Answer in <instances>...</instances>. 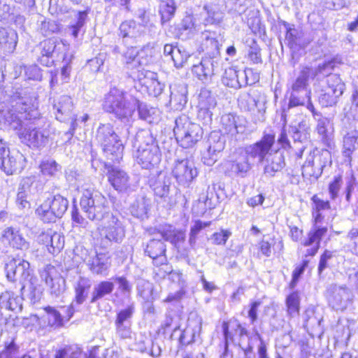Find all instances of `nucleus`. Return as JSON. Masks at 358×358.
Listing matches in <instances>:
<instances>
[{"label": "nucleus", "mask_w": 358, "mask_h": 358, "mask_svg": "<svg viewBox=\"0 0 358 358\" xmlns=\"http://www.w3.org/2000/svg\"><path fill=\"white\" fill-rule=\"evenodd\" d=\"M120 35L122 38H136L142 36L145 32L143 24L136 23L134 20H126L121 23Z\"/></svg>", "instance_id": "nucleus-35"}, {"label": "nucleus", "mask_w": 358, "mask_h": 358, "mask_svg": "<svg viewBox=\"0 0 358 358\" xmlns=\"http://www.w3.org/2000/svg\"><path fill=\"white\" fill-rule=\"evenodd\" d=\"M0 308L8 310H21L22 298L10 291L2 292L0 295Z\"/></svg>", "instance_id": "nucleus-33"}, {"label": "nucleus", "mask_w": 358, "mask_h": 358, "mask_svg": "<svg viewBox=\"0 0 358 358\" xmlns=\"http://www.w3.org/2000/svg\"><path fill=\"white\" fill-rule=\"evenodd\" d=\"M352 294L346 287H333L328 296L329 305L335 310H343L350 303Z\"/></svg>", "instance_id": "nucleus-18"}, {"label": "nucleus", "mask_w": 358, "mask_h": 358, "mask_svg": "<svg viewBox=\"0 0 358 358\" xmlns=\"http://www.w3.org/2000/svg\"><path fill=\"white\" fill-rule=\"evenodd\" d=\"M171 182L164 173H160L158 178L152 185L155 195L164 201H168Z\"/></svg>", "instance_id": "nucleus-37"}, {"label": "nucleus", "mask_w": 358, "mask_h": 358, "mask_svg": "<svg viewBox=\"0 0 358 358\" xmlns=\"http://www.w3.org/2000/svg\"><path fill=\"white\" fill-rule=\"evenodd\" d=\"M92 286L91 280L88 278L80 277L76 281L75 289V301L78 305L82 304L87 299Z\"/></svg>", "instance_id": "nucleus-39"}, {"label": "nucleus", "mask_w": 358, "mask_h": 358, "mask_svg": "<svg viewBox=\"0 0 358 358\" xmlns=\"http://www.w3.org/2000/svg\"><path fill=\"white\" fill-rule=\"evenodd\" d=\"M41 171L43 175L52 176L60 171V166L53 160L43 161L41 165Z\"/></svg>", "instance_id": "nucleus-55"}, {"label": "nucleus", "mask_w": 358, "mask_h": 358, "mask_svg": "<svg viewBox=\"0 0 358 358\" xmlns=\"http://www.w3.org/2000/svg\"><path fill=\"white\" fill-rule=\"evenodd\" d=\"M137 105V99L129 97L123 90L113 87L105 95L103 108L122 122L129 123L132 120Z\"/></svg>", "instance_id": "nucleus-2"}, {"label": "nucleus", "mask_w": 358, "mask_h": 358, "mask_svg": "<svg viewBox=\"0 0 358 358\" xmlns=\"http://www.w3.org/2000/svg\"><path fill=\"white\" fill-rule=\"evenodd\" d=\"M264 164V174L266 177H273L285 166V159L279 152H271L262 162Z\"/></svg>", "instance_id": "nucleus-26"}, {"label": "nucleus", "mask_w": 358, "mask_h": 358, "mask_svg": "<svg viewBox=\"0 0 358 358\" xmlns=\"http://www.w3.org/2000/svg\"><path fill=\"white\" fill-rule=\"evenodd\" d=\"M170 89V102L177 110H180L187 103V88L184 85H173Z\"/></svg>", "instance_id": "nucleus-36"}, {"label": "nucleus", "mask_w": 358, "mask_h": 358, "mask_svg": "<svg viewBox=\"0 0 358 358\" xmlns=\"http://www.w3.org/2000/svg\"><path fill=\"white\" fill-rule=\"evenodd\" d=\"M342 185L343 180L341 176L335 177L334 180L329 183L328 191L331 200L334 201L338 197Z\"/></svg>", "instance_id": "nucleus-59"}, {"label": "nucleus", "mask_w": 358, "mask_h": 358, "mask_svg": "<svg viewBox=\"0 0 358 358\" xmlns=\"http://www.w3.org/2000/svg\"><path fill=\"white\" fill-rule=\"evenodd\" d=\"M210 222H203L200 220H197L195 222L194 224L192 227L189 234V243L192 244L195 243L196 236L199 233V231L210 225Z\"/></svg>", "instance_id": "nucleus-61"}, {"label": "nucleus", "mask_w": 358, "mask_h": 358, "mask_svg": "<svg viewBox=\"0 0 358 358\" xmlns=\"http://www.w3.org/2000/svg\"><path fill=\"white\" fill-rule=\"evenodd\" d=\"M208 148L202 154V160L208 166L213 165L217 160L218 155L224 150L225 139L220 132L213 131L209 136Z\"/></svg>", "instance_id": "nucleus-11"}, {"label": "nucleus", "mask_w": 358, "mask_h": 358, "mask_svg": "<svg viewBox=\"0 0 358 358\" xmlns=\"http://www.w3.org/2000/svg\"><path fill=\"white\" fill-rule=\"evenodd\" d=\"M311 201L313 222L315 224L320 223L324 220L322 212L331 208L330 203L320 199L316 194L312 196Z\"/></svg>", "instance_id": "nucleus-40"}, {"label": "nucleus", "mask_w": 358, "mask_h": 358, "mask_svg": "<svg viewBox=\"0 0 358 358\" xmlns=\"http://www.w3.org/2000/svg\"><path fill=\"white\" fill-rule=\"evenodd\" d=\"M45 310L49 324L56 327L62 326L64 320H69L75 312L73 303L69 306H61L60 311L50 306L46 307Z\"/></svg>", "instance_id": "nucleus-24"}, {"label": "nucleus", "mask_w": 358, "mask_h": 358, "mask_svg": "<svg viewBox=\"0 0 358 358\" xmlns=\"http://www.w3.org/2000/svg\"><path fill=\"white\" fill-rule=\"evenodd\" d=\"M333 69V62H326L319 64L317 68L303 67L295 81L292 85L289 106L296 107L303 106L309 100L310 91L308 89V81L319 75L326 76Z\"/></svg>", "instance_id": "nucleus-1"}, {"label": "nucleus", "mask_w": 358, "mask_h": 358, "mask_svg": "<svg viewBox=\"0 0 358 358\" xmlns=\"http://www.w3.org/2000/svg\"><path fill=\"white\" fill-rule=\"evenodd\" d=\"M124 63L128 69H135L141 66L138 64L139 51L136 48L130 47L124 53Z\"/></svg>", "instance_id": "nucleus-49"}, {"label": "nucleus", "mask_w": 358, "mask_h": 358, "mask_svg": "<svg viewBox=\"0 0 358 358\" xmlns=\"http://www.w3.org/2000/svg\"><path fill=\"white\" fill-rule=\"evenodd\" d=\"M20 70L24 69V76L29 80H41L42 79V73L40 68L36 65L20 66Z\"/></svg>", "instance_id": "nucleus-54"}, {"label": "nucleus", "mask_w": 358, "mask_h": 358, "mask_svg": "<svg viewBox=\"0 0 358 358\" xmlns=\"http://www.w3.org/2000/svg\"><path fill=\"white\" fill-rule=\"evenodd\" d=\"M3 238L13 248L21 250H27L29 243L17 229L8 227L3 231Z\"/></svg>", "instance_id": "nucleus-30"}, {"label": "nucleus", "mask_w": 358, "mask_h": 358, "mask_svg": "<svg viewBox=\"0 0 358 358\" xmlns=\"http://www.w3.org/2000/svg\"><path fill=\"white\" fill-rule=\"evenodd\" d=\"M68 200L60 194L48 197L36 210V213L44 222H54L65 213Z\"/></svg>", "instance_id": "nucleus-7"}, {"label": "nucleus", "mask_w": 358, "mask_h": 358, "mask_svg": "<svg viewBox=\"0 0 358 358\" xmlns=\"http://www.w3.org/2000/svg\"><path fill=\"white\" fill-rule=\"evenodd\" d=\"M138 51L139 59L138 60V64L141 66L147 65L155 54L154 48L150 44L145 45Z\"/></svg>", "instance_id": "nucleus-52"}, {"label": "nucleus", "mask_w": 358, "mask_h": 358, "mask_svg": "<svg viewBox=\"0 0 358 358\" xmlns=\"http://www.w3.org/2000/svg\"><path fill=\"white\" fill-rule=\"evenodd\" d=\"M90 270L96 275L107 274V271L110 266L108 258L103 254H96L94 252L88 258L84 259Z\"/></svg>", "instance_id": "nucleus-28"}, {"label": "nucleus", "mask_w": 358, "mask_h": 358, "mask_svg": "<svg viewBox=\"0 0 358 358\" xmlns=\"http://www.w3.org/2000/svg\"><path fill=\"white\" fill-rule=\"evenodd\" d=\"M42 48L41 54L45 57H50L54 52L58 53L66 52L69 50V45L66 41L57 38H48L41 43Z\"/></svg>", "instance_id": "nucleus-32"}, {"label": "nucleus", "mask_w": 358, "mask_h": 358, "mask_svg": "<svg viewBox=\"0 0 358 358\" xmlns=\"http://www.w3.org/2000/svg\"><path fill=\"white\" fill-rule=\"evenodd\" d=\"M176 7L173 0H162L159 4V12L164 21L169 20L174 15Z\"/></svg>", "instance_id": "nucleus-48"}, {"label": "nucleus", "mask_w": 358, "mask_h": 358, "mask_svg": "<svg viewBox=\"0 0 358 358\" xmlns=\"http://www.w3.org/2000/svg\"><path fill=\"white\" fill-rule=\"evenodd\" d=\"M172 173L180 185L185 186L197 176V170L192 162L185 159L176 162Z\"/></svg>", "instance_id": "nucleus-14"}, {"label": "nucleus", "mask_w": 358, "mask_h": 358, "mask_svg": "<svg viewBox=\"0 0 358 358\" xmlns=\"http://www.w3.org/2000/svg\"><path fill=\"white\" fill-rule=\"evenodd\" d=\"M201 36L203 40H205L207 43H209L212 49L216 50L218 48L219 43L215 32L206 30L202 32Z\"/></svg>", "instance_id": "nucleus-62"}, {"label": "nucleus", "mask_w": 358, "mask_h": 358, "mask_svg": "<svg viewBox=\"0 0 358 358\" xmlns=\"http://www.w3.org/2000/svg\"><path fill=\"white\" fill-rule=\"evenodd\" d=\"M204 9L208 14V16L204 20L205 25L218 24L222 21L224 13L218 5L205 6Z\"/></svg>", "instance_id": "nucleus-45"}, {"label": "nucleus", "mask_w": 358, "mask_h": 358, "mask_svg": "<svg viewBox=\"0 0 358 358\" xmlns=\"http://www.w3.org/2000/svg\"><path fill=\"white\" fill-rule=\"evenodd\" d=\"M275 142V136L272 134H266L262 138L245 149L248 157L258 159V162L262 163L266 157L271 153V148Z\"/></svg>", "instance_id": "nucleus-12"}, {"label": "nucleus", "mask_w": 358, "mask_h": 358, "mask_svg": "<svg viewBox=\"0 0 358 358\" xmlns=\"http://www.w3.org/2000/svg\"><path fill=\"white\" fill-rule=\"evenodd\" d=\"M286 303L290 315L294 316L299 313V296L296 292H293L287 296Z\"/></svg>", "instance_id": "nucleus-53"}, {"label": "nucleus", "mask_w": 358, "mask_h": 358, "mask_svg": "<svg viewBox=\"0 0 358 358\" xmlns=\"http://www.w3.org/2000/svg\"><path fill=\"white\" fill-rule=\"evenodd\" d=\"M175 124L173 132L176 138L182 148H192L202 138V128L192 122L187 115H182L176 118Z\"/></svg>", "instance_id": "nucleus-5"}, {"label": "nucleus", "mask_w": 358, "mask_h": 358, "mask_svg": "<svg viewBox=\"0 0 358 358\" xmlns=\"http://www.w3.org/2000/svg\"><path fill=\"white\" fill-rule=\"evenodd\" d=\"M59 24L53 20H44L41 22L40 30L44 36H49L59 31Z\"/></svg>", "instance_id": "nucleus-57"}, {"label": "nucleus", "mask_w": 358, "mask_h": 358, "mask_svg": "<svg viewBox=\"0 0 358 358\" xmlns=\"http://www.w3.org/2000/svg\"><path fill=\"white\" fill-rule=\"evenodd\" d=\"M181 29L189 31V33L197 32L200 30L199 25L196 23V19L192 15H186L182 20Z\"/></svg>", "instance_id": "nucleus-56"}, {"label": "nucleus", "mask_w": 358, "mask_h": 358, "mask_svg": "<svg viewBox=\"0 0 358 358\" xmlns=\"http://www.w3.org/2000/svg\"><path fill=\"white\" fill-rule=\"evenodd\" d=\"M251 168L249 157L246 155L239 157L231 164V171L241 177H245Z\"/></svg>", "instance_id": "nucleus-47"}, {"label": "nucleus", "mask_w": 358, "mask_h": 358, "mask_svg": "<svg viewBox=\"0 0 358 358\" xmlns=\"http://www.w3.org/2000/svg\"><path fill=\"white\" fill-rule=\"evenodd\" d=\"M134 310L133 304L129 306L127 308L122 310L118 314L116 320V324H124L127 320L129 319Z\"/></svg>", "instance_id": "nucleus-63"}, {"label": "nucleus", "mask_w": 358, "mask_h": 358, "mask_svg": "<svg viewBox=\"0 0 358 358\" xmlns=\"http://www.w3.org/2000/svg\"><path fill=\"white\" fill-rule=\"evenodd\" d=\"M38 115V112L33 105L20 99L11 108L0 109V127L17 130L24 124V120L36 119Z\"/></svg>", "instance_id": "nucleus-4"}, {"label": "nucleus", "mask_w": 358, "mask_h": 358, "mask_svg": "<svg viewBox=\"0 0 358 358\" xmlns=\"http://www.w3.org/2000/svg\"><path fill=\"white\" fill-rule=\"evenodd\" d=\"M243 120L233 114H224L221 117L222 130L227 134L235 136L245 131V126Z\"/></svg>", "instance_id": "nucleus-27"}, {"label": "nucleus", "mask_w": 358, "mask_h": 358, "mask_svg": "<svg viewBox=\"0 0 358 358\" xmlns=\"http://www.w3.org/2000/svg\"><path fill=\"white\" fill-rule=\"evenodd\" d=\"M17 35L14 30L0 27V47L13 50L17 45Z\"/></svg>", "instance_id": "nucleus-43"}, {"label": "nucleus", "mask_w": 358, "mask_h": 358, "mask_svg": "<svg viewBox=\"0 0 358 358\" xmlns=\"http://www.w3.org/2000/svg\"><path fill=\"white\" fill-rule=\"evenodd\" d=\"M64 245V236L57 232H53L51 236L50 243L48 248V251L51 254H55L60 251L63 248Z\"/></svg>", "instance_id": "nucleus-50"}, {"label": "nucleus", "mask_w": 358, "mask_h": 358, "mask_svg": "<svg viewBox=\"0 0 358 358\" xmlns=\"http://www.w3.org/2000/svg\"><path fill=\"white\" fill-rule=\"evenodd\" d=\"M87 13L85 11H80L77 14V22L76 24L71 25L70 29L71 34L74 38H77L80 29L84 26L87 18Z\"/></svg>", "instance_id": "nucleus-60"}, {"label": "nucleus", "mask_w": 358, "mask_h": 358, "mask_svg": "<svg viewBox=\"0 0 358 358\" xmlns=\"http://www.w3.org/2000/svg\"><path fill=\"white\" fill-rule=\"evenodd\" d=\"M137 78L141 85L146 88L150 95L158 96L162 94L164 90V85L158 80L156 73L144 69L139 70Z\"/></svg>", "instance_id": "nucleus-20"}, {"label": "nucleus", "mask_w": 358, "mask_h": 358, "mask_svg": "<svg viewBox=\"0 0 358 358\" xmlns=\"http://www.w3.org/2000/svg\"><path fill=\"white\" fill-rule=\"evenodd\" d=\"M236 69L229 68L225 71L222 83L224 85L232 88H239L238 78H237Z\"/></svg>", "instance_id": "nucleus-51"}, {"label": "nucleus", "mask_w": 358, "mask_h": 358, "mask_svg": "<svg viewBox=\"0 0 358 358\" xmlns=\"http://www.w3.org/2000/svg\"><path fill=\"white\" fill-rule=\"evenodd\" d=\"M189 57V55L185 50H181L178 48L177 50H175L171 59L176 68H181L187 62Z\"/></svg>", "instance_id": "nucleus-58"}, {"label": "nucleus", "mask_w": 358, "mask_h": 358, "mask_svg": "<svg viewBox=\"0 0 358 358\" xmlns=\"http://www.w3.org/2000/svg\"><path fill=\"white\" fill-rule=\"evenodd\" d=\"M133 147L136 148L134 153L136 161L143 169H151L159 164L162 157L159 148L148 131L138 132Z\"/></svg>", "instance_id": "nucleus-3"}, {"label": "nucleus", "mask_w": 358, "mask_h": 358, "mask_svg": "<svg viewBox=\"0 0 358 358\" xmlns=\"http://www.w3.org/2000/svg\"><path fill=\"white\" fill-rule=\"evenodd\" d=\"M222 329L225 338V345L227 347L229 341L233 340L234 331L235 334H238L239 336L247 335L248 331L245 328L243 327L242 325L236 320L224 322L222 324Z\"/></svg>", "instance_id": "nucleus-38"}, {"label": "nucleus", "mask_w": 358, "mask_h": 358, "mask_svg": "<svg viewBox=\"0 0 358 358\" xmlns=\"http://www.w3.org/2000/svg\"><path fill=\"white\" fill-rule=\"evenodd\" d=\"M108 180L115 189L120 192H127L130 189L129 176L123 170L112 168L108 171Z\"/></svg>", "instance_id": "nucleus-25"}, {"label": "nucleus", "mask_w": 358, "mask_h": 358, "mask_svg": "<svg viewBox=\"0 0 358 358\" xmlns=\"http://www.w3.org/2000/svg\"><path fill=\"white\" fill-rule=\"evenodd\" d=\"M52 295L58 296L65 291V280L53 266H48L41 274Z\"/></svg>", "instance_id": "nucleus-21"}, {"label": "nucleus", "mask_w": 358, "mask_h": 358, "mask_svg": "<svg viewBox=\"0 0 358 358\" xmlns=\"http://www.w3.org/2000/svg\"><path fill=\"white\" fill-rule=\"evenodd\" d=\"M216 106L215 97L211 92L206 89L201 90L199 95L198 117L206 122L210 121Z\"/></svg>", "instance_id": "nucleus-19"}, {"label": "nucleus", "mask_w": 358, "mask_h": 358, "mask_svg": "<svg viewBox=\"0 0 358 358\" xmlns=\"http://www.w3.org/2000/svg\"><path fill=\"white\" fill-rule=\"evenodd\" d=\"M329 74L330 73L327 75L328 85L319 96V102L323 107L335 105L344 90V84L342 83L341 78L336 74Z\"/></svg>", "instance_id": "nucleus-10"}, {"label": "nucleus", "mask_w": 358, "mask_h": 358, "mask_svg": "<svg viewBox=\"0 0 358 358\" xmlns=\"http://www.w3.org/2000/svg\"><path fill=\"white\" fill-rule=\"evenodd\" d=\"M357 139L358 131L356 129L350 130L344 135L343 141V153L345 157H350L355 150Z\"/></svg>", "instance_id": "nucleus-44"}, {"label": "nucleus", "mask_w": 358, "mask_h": 358, "mask_svg": "<svg viewBox=\"0 0 358 358\" xmlns=\"http://www.w3.org/2000/svg\"><path fill=\"white\" fill-rule=\"evenodd\" d=\"M145 252L153 259V263L156 266L162 265L166 262V245L160 240H151L147 245Z\"/></svg>", "instance_id": "nucleus-29"}, {"label": "nucleus", "mask_w": 358, "mask_h": 358, "mask_svg": "<svg viewBox=\"0 0 358 358\" xmlns=\"http://www.w3.org/2000/svg\"><path fill=\"white\" fill-rule=\"evenodd\" d=\"M231 233L227 230H222L220 232L214 233L211 237L213 243L217 245L225 244L230 236Z\"/></svg>", "instance_id": "nucleus-64"}, {"label": "nucleus", "mask_w": 358, "mask_h": 358, "mask_svg": "<svg viewBox=\"0 0 358 358\" xmlns=\"http://www.w3.org/2000/svg\"><path fill=\"white\" fill-rule=\"evenodd\" d=\"M314 120L316 122L315 131L324 144L330 145L334 131L332 119L316 114Z\"/></svg>", "instance_id": "nucleus-22"}, {"label": "nucleus", "mask_w": 358, "mask_h": 358, "mask_svg": "<svg viewBox=\"0 0 358 358\" xmlns=\"http://www.w3.org/2000/svg\"><path fill=\"white\" fill-rule=\"evenodd\" d=\"M48 131L31 126L18 133V136L22 143L29 147L36 148L43 146L48 142Z\"/></svg>", "instance_id": "nucleus-17"}, {"label": "nucleus", "mask_w": 358, "mask_h": 358, "mask_svg": "<svg viewBox=\"0 0 358 358\" xmlns=\"http://www.w3.org/2000/svg\"><path fill=\"white\" fill-rule=\"evenodd\" d=\"M192 73L202 83H208L213 75L212 61L210 59H202L199 64L193 65Z\"/></svg>", "instance_id": "nucleus-31"}, {"label": "nucleus", "mask_w": 358, "mask_h": 358, "mask_svg": "<svg viewBox=\"0 0 358 358\" xmlns=\"http://www.w3.org/2000/svg\"><path fill=\"white\" fill-rule=\"evenodd\" d=\"M114 289L112 282L103 280L95 285L92 292L90 303H96L98 300L110 294Z\"/></svg>", "instance_id": "nucleus-41"}, {"label": "nucleus", "mask_w": 358, "mask_h": 358, "mask_svg": "<svg viewBox=\"0 0 358 358\" xmlns=\"http://www.w3.org/2000/svg\"><path fill=\"white\" fill-rule=\"evenodd\" d=\"M80 205L91 220H101L108 213L107 199L100 192L90 189L83 191Z\"/></svg>", "instance_id": "nucleus-6"}, {"label": "nucleus", "mask_w": 358, "mask_h": 358, "mask_svg": "<svg viewBox=\"0 0 358 358\" xmlns=\"http://www.w3.org/2000/svg\"><path fill=\"white\" fill-rule=\"evenodd\" d=\"M23 156L17 153L16 155H7V157L3 156L1 161V168L7 174L12 175L13 173L20 172L22 169V161Z\"/></svg>", "instance_id": "nucleus-34"}, {"label": "nucleus", "mask_w": 358, "mask_h": 358, "mask_svg": "<svg viewBox=\"0 0 358 358\" xmlns=\"http://www.w3.org/2000/svg\"><path fill=\"white\" fill-rule=\"evenodd\" d=\"M328 162H331V155L327 150L322 151L317 155H315V152H310L302 166L303 176L310 180L317 179Z\"/></svg>", "instance_id": "nucleus-9"}, {"label": "nucleus", "mask_w": 358, "mask_h": 358, "mask_svg": "<svg viewBox=\"0 0 358 358\" xmlns=\"http://www.w3.org/2000/svg\"><path fill=\"white\" fill-rule=\"evenodd\" d=\"M53 108L56 110L57 120L63 122L69 119L76 121L74 116H71L73 109L72 99L69 96L62 95L54 99Z\"/></svg>", "instance_id": "nucleus-23"}, {"label": "nucleus", "mask_w": 358, "mask_h": 358, "mask_svg": "<svg viewBox=\"0 0 358 358\" xmlns=\"http://www.w3.org/2000/svg\"><path fill=\"white\" fill-rule=\"evenodd\" d=\"M96 139L106 155L114 157V160L121 157L124 150L123 143L112 125L106 124L99 126L96 131Z\"/></svg>", "instance_id": "nucleus-8"}, {"label": "nucleus", "mask_w": 358, "mask_h": 358, "mask_svg": "<svg viewBox=\"0 0 358 358\" xmlns=\"http://www.w3.org/2000/svg\"><path fill=\"white\" fill-rule=\"evenodd\" d=\"M107 221L100 229V234L110 241L121 242L125 232L121 221L113 215L107 213Z\"/></svg>", "instance_id": "nucleus-15"}, {"label": "nucleus", "mask_w": 358, "mask_h": 358, "mask_svg": "<svg viewBox=\"0 0 358 358\" xmlns=\"http://www.w3.org/2000/svg\"><path fill=\"white\" fill-rule=\"evenodd\" d=\"M160 233L164 239L173 244L182 242L185 238L184 231L176 230L172 226L168 224L162 227Z\"/></svg>", "instance_id": "nucleus-42"}, {"label": "nucleus", "mask_w": 358, "mask_h": 358, "mask_svg": "<svg viewBox=\"0 0 358 358\" xmlns=\"http://www.w3.org/2000/svg\"><path fill=\"white\" fill-rule=\"evenodd\" d=\"M6 271L10 281L22 282L30 275V264L27 261L20 258L13 259L6 264Z\"/></svg>", "instance_id": "nucleus-16"}, {"label": "nucleus", "mask_w": 358, "mask_h": 358, "mask_svg": "<svg viewBox=\"0 0 358 358\" xmlns=\"http://www.w3.org/2000/svg\"><path fill=\"white\" fill-rule=\"evenodd\" d=\"M136 108H138L140 119L149 123L157 120L158 110L157 108L149 107L146 104L140 102L138 100Z\"/></svg>", "instance_id": "nucleus-46"}, {"label": "nucleus", "mask_w": 358, "mask_h": 358, "mask_svg": "<svg viewBox=\"0 0 358 358\" xmlns=\"http://www.w3.org/2000/svg\"><path fill=\"white\" fill-rule=\"evenodd\" d=\"M266 103L265 96L257 92L243 94L238 99V103L242 109L254 114L257 113L261 116L266 111Z\"/></svg>", "instance_id": "nucleus-13"}]
</instances>
